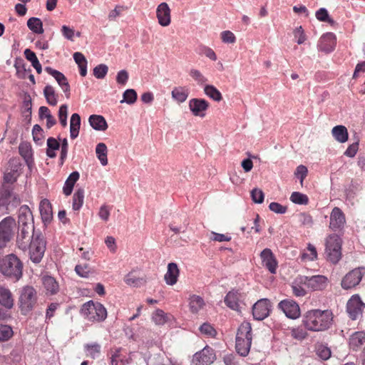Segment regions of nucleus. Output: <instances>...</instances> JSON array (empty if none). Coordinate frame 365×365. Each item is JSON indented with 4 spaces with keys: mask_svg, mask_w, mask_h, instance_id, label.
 <instances>
[{
    "mask_svg": "<svg viewBox=\"0 0 365 365\" xmlns=\"http://www.w3.org/2000/svg\"><path fill=\"white\" fill-rule=\"evenodd\" d=\"M333 319V313L329 309H312L304 314L302 324L309 331H324L331 327Z\"/></svg>",
    "mask_w": 365,
    "mask_h": 365,
    "instance_id": "1",
    "label": "nucleus"
},
{
    "mask_svg": "<svg viewBox=\"0 0 365 365\" xmlns=\"http://www.w3.org/2000/svg\"><path fill=\"white\" fill-rule=\"evenodd\" d=\"M23 263L14 254H9L0 259V272L6 278L18 282L22 277Z\"/></svg>",
    "mask_w": 365,
    "mask_h": 365,
    "instance_id": "2",
    "label": "nucleus"
},
{
    "mask_svg": "<svg viewBox=\"0 0 365 365\" xmlns=\"http://www.w3.org/2000/svg\"><path fill=\"white\" fill-rule=\"evenodd\" d=\"M252 339L251 324L244 322L240 324L237 332L235 344L237 352L242 356H246L250 352Z\"/></svg>",
    "mask_w": 365,
    "mask_h": 365,
    "instance_id": "3",
    "label": "nucleus"
},
{
    "mask_svg": "<svg viewBox=\"0 0 365 365\" xmlns=\"http://www.w3.org/2000/svg\"><path fill=\"white\" fill-rule=\"evenodd\" d=\"M81 314L90 321L102 322L107 317V311L101 303L89 301L83 304Z\"/></svg>",
    "mask_w": 365,
    "mask_h": 365,
    "instance_id": "4",
    "label": "nucleus"
},
{
    "mask_svg": "<svg viewBox=\"0 0 365 365\" xmlns=\"http://www.w3.org/2000/svg\"><path fill=\"white\" fill-rule=\"evenodd\" d=\"M341 240L337 235H329L326 240L325 253L327 259L333 264L337 263L341 257Z\"/></svg>",
    "mask_w": 365,
    "mask_h": 365,
    "instance_id": "5",
    "label": "nucleus"
},
{
    "mask_svg": "<svg viewBox=\"0 0 365 365\" xmlns=\"http://www.w3.org/2000/svg\"><path fill=\"white\" fill-rule=\"evenodd\" d=\"M16 222L7 217L0 222V251L7 247L15 235Z\"/></svg>",
    "mask_w": 365,
    "mask_h": 365,
    "instance_id": "6",
    "label": "nucleus"
},
{
    "mask_svg": "<svg viewBox=\"0 0 365 365\" xmlns=\"http://www.w3.org/2000/svg\"><path fill=\"white\" fill-rule=\"evenodd\" d=\"M46 250V241L41 234H33L29 247L31 260L38 263L44 255Z\"/></svg>",
    "mask_w": 365,
    "mask_h": 365,
    "instance_id": "7",
    "label": "nucleus"
},
{
    "mask_svg": "<svg viewBox=\"0 0 365 365\" xmlns=\"http://www.w3.org/2000/svg\"><path fill=\"white\" fill-rule=\"evenodd\" d=\"M20 203L21 200L13 192L11 185L3 184L0 189V207L6 206V210L10 211Z\"/></svg>",
    "mask_w": 365,
    "mask_h": 365,
    "instance_id": "8",
    "label": "nucleus"
},
{
    "mask_svg": "<svg viewBox=\"0 0 365 365\" xmlns=\"http://www.w3.org/2000/svg\"><path fill=\"white\" fill-rule=\"evenodd\" d=\"M299 284H304L312 291H321L326 289L328 285V278L324 275H314L312 277H300Z\"/></svg>",
    "mask_w": 365,
    "mask_h": 365,
    "instance_id": "9",
    "label": "nucleus"
},
{
    "mask_svg": "<svg viewBox=\"0 0 365 365\" xmlns=\"http://www.w3.org/2000/svg\"><path fill=\"white\" fill-rule=\"evenodd\" d=\"M279 309L283 312L285 316L292 319H298L301 315L299 304L292 299L282 300L277 305Z\"/></svg>",
    "mask_w": 365,
    "mask_h": 365,
    "instance_id": "10",
    "label": "nucleus"
},
{
    "mask_svg": "<svg viewBox=\"0 0 365 365\" xmlns=\"http://www.w3.org/2000/svg\"><path fill=\"white\" fill-rule=\"evenodd\" d=\"M365 304L361 301L358 294L353 295L347 302L346 312L349 317L355 320L361 315Z\"/></svg>",
    "mask_w": 365,
    "mask_h": 365,
    "instance_id": "11",
    "label": "nucleus"
},
{
    "mask_svg": "<svg viewBox=\"0 0 365 365\" xmlns=\"http://www.w3.org/2000/svg\"><path fill=\"white\" fill-rule=\"evenodd\" d=\"M271 303L267 299L258 300L252 307V315L257 320H263L269 315Z\"/></svg>",
    "mask_w": 365,
    "mask_h": 365,
    "instance_id": "12",
    "label": "nucleus"
},
{
    "mask_svg": "<svg viewBox=\"0 0 365 365\" xmlns=\"http://www.w3.org/2000/svg\"><path fill=\"white\" fill-rule=\"evenodd\" d=\"M215 359L214 350L209 346H205L202 351L194 355L192 362L195 365H210Z\"/></svg>",
    "mask_w": 365,
    "mask_h": 365,
    "instance_id": "13",
    "label": "nucleus"
},
{
    "mask_svg": "<svg viewBox=\"0 0 365 365\" xmlns=\"http://www.w3.org/2000/svg\"><path fill=\"white\" fill-rule=\"evenodd\" d=\"M363 277L360 269H354L347 273L341 281V287L344 289L354 287L359 284Z\"/></svg>",
    "mask_w": 365,
    "mask_h": 365,
    "instance_id": "14",
    "label": "nucleus"
},
{
    "mask_svg": "<svg viewBox=\"0 0 365 365\" xmlns=\"http://www.w3.org/2000/svg\"><path fill=\"white\" fill-rule=\"evenodd\" d=\"M156 17L162 26H168L171 23V10L165 2L160 3L156 9Z\"/></svg>",
    "mask_w": 365,
    "mask_h": 365,
    "instance_id": "15",
    "label": "nucleus"
},
{
    "mask_svg": "<svg viewBox=\"0 0 365 365\" xmlns=\"http://www.w3.org/2000/svg\"><path fill=\"white\" fill-rule=\"evenodd\" d=\"M37 299V292L33 287H24V314L34 309Z\"/></svg>",
    "mask_w": 365,
    "mask_h": 365,
    "instance_id": "16",
    "label": "nucleus"
},
{
    "mask_svg": "<svg viewBox=\"0 0 365 365\" xmlns=\"http://www.w3.org/2000/svg\"><path fill=\"white\" fill-rule=\"evenodd\" d=\"M336 44V36L333 33H327L319 39L318 48L320 51L328 53L334 51Z\"/></svg>",
    "mask_w": 365,
    "mask_h": 365,
    "instance_id": "17",
    "label": "nucleus"
},
{
    "mask_svg": "<svg viewBox=\"0 0 365 365\" xmlns=\"http://www.w3.org/2000/svg\"><path fill=\"white\" fill-rule=\"evenodd\" d=\"M209 107V103L202 98H192L189 101V108L195 116L204 117Z\"/></svg>",
    "mask_w": 365,
    "mask_h": 365,
    "instance_id": "18",
    "label": "nucleus"
},
{
    "mask_svg": "<svg viewBox=\"0 0 365 365\" xmlns=\"http://www.w3.org/2000/svg\"><path fill=\"white\" fill-rule=\"evenodd\" d=\"M260 257L262 259L263 266H264L272 274L276 273L277 262L272 250L268 248L263 250L260 254Z\"/></svg>",
    "mask_w": 365,
    "mask_h": 365,
    "instance_id": "19",
    "label": "nucleus"
},
{
    "mask_svg": "<svg viewBox=\"0 0 365 365\" xmlns=\"http://www.w3.org/2000/svg\"><path fill=\"white\" fill-rule=\"evenodd\" d=\"M346 222L345 215L341 210L335 207L330 215L329 227L333 230H339Z\"/></svg>",
    "mask_w": 365,
    "mask_h": 365,
    "instance_id": "20",
    "label": "nucleus"
},
{
    "mask_svg": "<svg viewBox=\"0 0 365 365\" xmlns=\"http://www.w3.org/2000/svg\"><path fill=\"white\" fill-rule=\"evenodd\" d=\"M45 71L56 80L63 92L66 93L67 98H68L70 94V86L64 74L51 67H46Z\"/></svg>",
    "mask_w": 365,
    "mask_h": 365,
    "instance_id": "21",
    "label": "nucleus"
},
{
    "mask_svg": "<svg viewBox=\"0 0 365 365\" xmlns=\"http://www.w3.org/2000/svg\"><path fill=\"white\" fill-rule=\"evenodd\" d=\"M9 165L11 167V171L7 172L4 175V183L6 185H10L15 182L17 178L20 175V172H19V168L21 170V164L17 162L16 160H11L9 162Z\"/></svg>",
    "mask_w": 365,
    "mask_h": 365,
    "instance_id": "22",
    "label": "nucleus"
},
{
    "mask_svg": "<svg viewBox=\"0 0 365 365\" xmlns=\"http://www.w3.org/2000/svg\"><path fill=\"white\" fill-rule=\"evenodd\" d=\"M110 365H126L128 361L122 348H112L110 351Z\"/></svg>",
    "mask_w": 365,
    "mask_h": 365,
    "instance_id": "23",
    "label": "nucleus"
},
{
    "mask_svg": "<svg viewBox=\"0 0 365 365\" xmlns=\"http://www.w3.org/2000/svg\"><path fill=\"white\" fill-rule=\"evenodd\" d=\"M180 270L176 263L171 262L168 265V270L164 279L168 285H174L177 283Z\"/></svg>",
    "mask_w": 365,
    "mask_h": 365,
    "instance_id": "24",
    "label": "nucleus"
},
{
    "mask_svg": "<svg viewBox=\"0 0 365 365\" xmlns=\"http://www.w3.org/2000/svg\"><path fill=\"white\" fill-rule=\"evenodd\" d=\"M241 298V294L238 290L230 291L225 297V304L233 310H238L240 308L239 302Z\"/></svg>",
    "mask_w": 365,
    "mask_h": 365,
    "instance_id": "25",
    "label": "nucleus"
},
{
    "mask_svg": "<svg viewBox=\"0 0 365 365\" xmlns=\"http://www.w3.org/2000/svg\"><path fill=\"white\" fill-rule=\"evenodd\" d=\"M349 346L354 351L360 349L365 345V332L356 331L349 337Z\"/></svg>",
    "mask_w": 365,
    "mask_h": 365,
    "instance_id": "26",
    "label": "nucleus"
},
{
    "mask_svg": "<svg viewBox=\"0 0 365 365\" xmlns=\"http://www.w3.org/2000/svg\"><path fill=\"white\" fill-rule=\"evenodd\" d=\"M42 282L43 287L46 291V294L53 295L56 294L59 289L58 283L54 277L49 275H44L42 277Z\"/></svg>",
    "mask_w": 365,
    "mask_h": 365,
    "instance_id": "27",
    "label": "nucleus"
},
{
    "mask_svg": "<svg viewBox=\"0 0 365 365\" xmlns=\"http://www.w3.org/2000/svg\"><path fill=\"white\" fill-rule=\"evenodd\" d=\"M40 213L43 222H50L53 218L52 207L50 201L43 199L41 201L39 205Z\"/></svg>",
    "mask_w": 365,
    "mask_h": 365,
    "instance_id": "28",
    "label": "nucleus"
},
{
    "mask_svg": "<svg viewBox=\"0 0 365 365\" xmlns=\"http://www.w3.org/2000/svg\"><path fill=\"white\" fill-rule=\"evenodd\" d=\"M205 302L200 296L192 294L189 298L190 310L193 314H197L204 308Z\"/></svg>",
    "mask_w": 365,
    "mask_h": 365,
    "instance_id": "29",
    "label": "nucleus"
},
{
    "mask_svg": "<svg viewBox=\"0 0 365 365\" xmlns=\"http://www.w3.org/2000/svg\"><path fill=\"white\" fill-rule=\"evenodd\" d=\"M88 121L91 126L95 130L105 131L108 128L107 122L102 115H91Z\"/></svg>",
    "mask_w": 365,
    "mask_h": 365,
    "instance_id": "30",
    "label": "nucleus"
},
{
    "mask_svg": "<svg viewBox=\"0 0 365 365\" xmlns=\"http://www.w3.org/2000/svg\"><path fill=\"white\" fill-rule=\"evenodd\" d=\"M331 133L334 139L341 143L348 140L349 133L346 128L344 125L334 126L331 130Z\"/></svg>",
    "mask_w": 365,
    "mask_h": 365,
    "instance_id": "31",
    "label": "nucleus"
},
{
    "mask_svg": "<svg viewBox=\"0 0 365 365\" xmlns=\"http://www.w3.org/2000/svg\"><path fill=\"white\" fill-rule=\"evenodd\" d=\"M79 173L77 171H74L70 174L68 178L65 182L64 186L63 187V192L66 195L68 196L72 193L73 187L76 182L79 179Z\"/></svg>",
    "mask_w": 365,
    "mask_h": 365,
    "instance_id": "32",
    "label": "nucleus"
},
{
    "mask_svg": "<svg viewBox=\"0 0 365 365\" xmlns=\"http://www.w3.org/2000/svg\"><path fill=\"white\" fill-rule=\"evenodd\" d=\"M81 125V117L78 113L72 114L70 120V136L72 139L77 138Z\"/></svg>",
    "mask_w": 365,
    "mask_h": 365,
    "instance_id": "33",
    "label": "nucleus"
},
{
    "mask_svg": "<svg viewBox=\"0 0 365 365\" xmlns=\"http://www.w3.org/2000/svg\"><path fill=\"white\" fill-rule=\"evenodd\" d=\"M124 281L126 284L134 287H140L145 282V280L140 277L135 271L129 272L125 277Z\"/></svg>",
    "mask_w": 365,
    "mask_h": 365,
    "instance_id": "34",
    "label": "nucleus"
},
{
    "mask_svg": "<svg viewBox=\"0 0 365 365\" xmlns=\"http://www.w3.org/2000/svg\"><path fill=\"white\" fill-rule=\"evenodd\" d=\"M0 304L7 309L11 308L14 304L11 292L3 287H0Z\"/></svg>",
    "mask_w": 365,
    "mask_h": 365,
    "instance_id": "35",
    "label": "nucleus"
},
{
    "mask_svg": "<svg viewBox=\"0 0 365 365\" xmlns=\"http://www.w3.org/2000/svg\"><path fill=\"white\" fill-rule=\"evenodd\" d=\"M172 98L178 103L185 102L189 95L188 89L185 87H175L171 93Z\"/></svg>",
    "mask_w": 365,
    "mask_h": 365,
    "instance_id": "36",
    "label": "nucleus"
},
{
    "mask_svg": "<svg viewBox=\"0 0 365 365\" xmlns=\"http://www.w3.org/2000/svg\"><path fill=\"white\" fill-rule=\"evenodd\" d=\"M43 94L47 103L51 106H56L58 103V95L51 86H46L43 89Z\"/></svg>",
    "mask_w": 365,
    "mask_h": 365,
    "instance_id": "37",
    "label": "nucleus"
},
{
    "mask_svg": "<svg viewBox=\"0 0 365 365\" xmlns=\"http://www.w3.org/2000/svg\"><path fill=\"white\" fill-rule=\"evenodd\" d=\"M84 201V190L82 188L78 189L73 196L72 208L75 211H78Z\"/></svg>",
    "mask_w": 365,
    "mask_h": 365,
    "instance_id": "38",
    "label": "nucleus"
},
{
    "mask_svg": "<svg viewBox=\"0 0 365 365\" xmlns=\"http://www.w3.org/2000/svg\"><path fill=\"white\" fill-rule=\"evenodd\" d=\"M24 56L28 61H31L32 66L36 69V72L40 74L42 71V67L36 53L30 49H26L24 50Z\"/></svg>",
    "mask_w": 365,
    "mask_h": 365,
    "instance_id": "39",
    "label": "nucleus"
},
{
    "mask_svg": "<svg viewBox=\"0 0 365 365\" xmlns=\"http://www.w3.org/2000/svg\"><path fill=\"white\" fill-rule=\"evenodd\" d=\"M107 152L108 149L105 143H100L96 145V155L103 165H106L108 164Z\"/></svg>",
    "mask_w": 365,
    "mask_h": 365,
    "instance_id": "40",
    "label": "nucleus"
},
{
    "mask_svg": "<svg viewBox=\"0 0 365 365\" xmlns=\"http://www.w3.org/2000/svg\"><path fill=\"white\" fill-rule=\"evenodd\" d=\"M27 26L34 33L40 34L43 32L42 21L38 18H30L27 21Z\"/></svg>",
    "mask_w": 365,
    "mask_h": 365,
    "instance_id": "41",
    "label": "nucleus"
},
{
    "mask_svg": "<svg viewBox=\"0 0 365 365\" xmlns=\"http://www.w3.org/2000/svg\"><path fill=\"white\" fill-rule=\"evenodd\" d=\"M205 93L215 101H220L222 99L221 93L214 86L207 85L204 88Z\"/></svg>",
    "mask_w": 365,
    "mask_h": 365,
    "instance_id": "42",
    "label": "nucleus"
},
{
    "mask_svg": "<svg viewBox=\"0 0 365 365\" xmlns=\"http://www.w3.org/2000/svg\"><path fill=\"white\" fill-rule=\"evenodd\" d=\"M84 350L87 356L95 359L101 352V345L98 343L87 344Z\"/></svg>",
    "mask_w": 365,
    "mask_h": 365,
    "instance_id": "43",
    "label": "nucleus"
},
{
    "mask_svg": "<svg viewBox=\"0 0 365 365\" xmlns=\"http://www.w3.org/2000/svg\"><path fill=\"white\" fill-rule=\"evenodd\" d=\"M290 200L298 205H307L309 203V197L307 195L299 192H293L290 196Z\"/></svg>",
    "mask_w": 365,
    "mask_h": 365,
    "instance_id": "44",
    "label": "nucleus"
},
{
    "mask_svg": "<svg viewBox=\"0 0 365 365\" xmlns=\"http://www.w3.org/2000/svg\"><path fill=\"white\" fill-rule=\"evenodd\" d=\"M33 139L37 145H42L43 143L44 135L43 130L38 125H35L32 130Z\"/></svg>",
    "mask_w": 365,
    "mask_h": 365,
    "instance_id": "45",
    "label": "nucleus"
},
{
    "mask_svg": "<svg viewBox=\"0 0 365 365\" xmlns=\"http://www.w3.org/2000/svg\"><path fill=\"white\" fill-rule=\"evenodd\" d=\"M123 99L120 103L126 102L128 104H133L137 100V93L134 89H127L123 94Z\"/></svg>",
    "mask_w": 365,
    "mask_h": 365,
    "instance_id": "46",
    "label": "nucleus"
},
{
    "mask_svg": "<svg viewBox=\"0 0 365 365\" xmlns=\"http://www.w3.org/2000/svg\"><path fill=\"white\" fill-rule=\"evenodd\" d=\"M13 335L11 327L0 324V341H7Z\"/></svg>",
    "mask_w": 365,
    "mask_h": 365,
    "instance_id": "47",
    "label": "nucleus"
},
{
    "mask_svg": "<svg viewBox=\"0 0 365 365\" xmlns=\"http://www.w3.org/2000/svg\"><path fill=\"white\" fill-rule=\"evenodd\" d=\"M307 251V252H304L302 255L303 259L312 261L317 258V250L314 245L309 244Z\"/></svg>",
    "mask_w": 365,
    "mask_h": 365,
    "instance_id": "48",
    "label": "nucleus"
},
{
    "mask_svg": "<svg viewBox=\"0 0 365 365\" xmlns=\"http://www.w3.org/2000/svg\"><path fill=\"white\" fill-rule=\"evenodd\" d=\"M316 18L323 22H328L329 24H334V20L329 16L327 10L324 8H321L316 12Z\"/></svg>",
    "mask_w": 365,
    "mask_h": 365,
    "instance_id": "49",
    "label": "nucleus"
},
{
    "mask_svg": "<svg viewBox=\"0 0 365 365\" xmlns=\"http://www.w3.org/2000/svg\"><path fill=\"white\" fill-rule=\"evenodd\" d=\"M317 354L323 360H327L331 356V350L327 346L319 344L317 347Z\"/></svg>",
    "mask_w": 365,
    "mask_h": 365,
    "instance_id": "50",
    "label": "nucleus"
},
{
    "mask_svg": "<svg viewBox=\"0 0 365 365\" xmlns=\"http://www.w3.org/2000/svg\"><path fill=\"white\" fill-rule=\"evenodd\" d=\"M232 237L229 234H220L215 232H211L210 240L215 242H230Z\"/></svg>",
    "mask_w": 365,
    "mask_h": 365,
    "instance_id": "51",
    "label": "nucleus"
},
{
    "mask_svg": "<svg viewBox=\"0 0 365 365\" xmlns=\"http://www.w3.org/2000/svg\"><path fill=\"white\" fill-rule=\"evenodd\" d=\"M108 71V68L105 64H100L96 66L93 69V75L98 79L103 78Z\"/></svg>",
    "mask_w": 365,
    "mask_h": 365,
    "instance_id": "52",
    "label": "nucleus"
},
{
    "mask_svg": "<svg viewBox=\"0 0 365 365\" xmlns=\"http://www.w3.org/2000/svg\"><path fill=\"white\" fill-rule=\"evenodd\" d=\"M292 336L297 340H303L307 337L308 334L305 329L302 327L294 328L291 331Z\"/></svg>",
    "mask_w": 365,
    "mask_h": 365,
    "instance_id": "53",
    "label": "nucleus"
},
{
    "mask_svg": "<svg viewBox=\"0 0 365 365\" xmlns=\"http://www.w3.org/2000/svg\"><path fill=\"white\" fill-rule=\"evenodd\" d=\"M68 106L61 105L58 110V118L62 126L66 127L67 125Z\"/></svg>",
    "mask_w": 365,
    "mask_h": 365,
    "instance_id": "54",
    "label": "nucleus"
},
{
    "mask_svg": "<svg viewBox=\"0 0 365 365\" xmlns=\"http://www.w3.org/2000/svg\"><path fill=\"white\" fill-rule=\"evenodd\" d=\"M189 74L199 84H203L207 81V79L197 69H191Z\"/></svg>",
    "mask_w": 365,
    "mask_h": 365,
    "instance_id": "55",
    "label": "nucleus"
},
{
    "mask_svg": "<svg viewBox=\"0 0 365 365\" xmlns=\"http://www.w3.org/2000/svg\"><path fill=\"white\" fill-rule=\"evenodd\" d=\"M297 281L299 282V279H297L292 285V293L297 297H304L307 294V291L297 283Z\"/></svg>",
    "mask_w": 365,
    "mask_h": 365,
    "instance_id": "56",
    "label": "nucleus"
},
{
    "mask_svg": "<svg viewBox=\"0 0 365 365\" xmlns=\"http://www.w3.org/2000/svg\"><path fill=\"white\" fill-rule=\"evenodd\" d=\"M222 42L225 43H234L236 41L235 34L230 31H224L220 34Z\"/></svg>",
    "mask_w": 365,
    "mask_h": 365,
    "instance_id": "57",
    "label": "nucleus"
},
{
    "mask_svg": "<svg viewBox=\"0 0 365 365\" xmlns=\"http://www.w3.org/2000/svg\"><path fill=\"white\" fill-rule=\"evenodd\" d=\"M76 274L81 277H88L90 267L87 264H77L75 267Z\"/></svg>",
    "mask_w": 365,
    "mask_h": 365,
    "instance_id": "58",
    "label": "nucleus"
},
{
    "mask_svg": "<svg viewBox=\"0 0 365 365\" xmlns=\"http://www.w3.org/2000/svg\"><path fill=\"white\" fill-rule=\"evenodd\" d=\"M200 331L202 334L207 335L208 336H215L216 334L215 329L212 327V326L208 323H204L200 327Z\"/></svg>",
    "mask_w": 365,
    "mask_h": 365,
    "instance_id": "59",
    "label": "nucleus"
},
{
    "mask_svg": "<svg viewBox=\"0 0 365 365\" xmlns=\"http://www.w3.org/2000/svg\"><path fill=\"white\" fill-rule=\"evenodd\" d=\"M251 197L255 202L262 203L264 201V195L262 190L258 188H254L251 191Z\"/></svg>",
    "mask_w": 365,
    "mask_h": 365,
    "instance_id": "60",
    "label": "nucleus"
},
{
    "mask_svg": "<svg viewBox=\"0 0 365 365\" xmlns=\"http://www.w3.org/2000/svg\"><path fill=\"white\" fill-rule=\"evenodd\" d=\"M153 320L156 324H163L166 322V315L163 310L158 309L153 314Z\"/></svg>",
    "mask_w": 365,
    "mask_h": 365,
    "instance_id": "61",
    "label": "nucleus"
},
{
    "mask_svg": "<svg viewBox=\"0 0 365 365\" xmlns=\"http://www.w3.org/2000/svg\"><path fill=\"white\" fill-rule=\"evenodd\" d=\"M271 211L277 214H284L287 211V207L284 206L278 202H271L269 205Z\"/></svg>",
    "mask_w": 365,
    "mask_h": 365,
    "instance_id": "62",
    "label": "nucleus"
},
{
    "mask_svg": "<svg viewBox=\"0 0 365 365\" xmlns=\"http://www.w3.org/2000/svg\"><path fill=\"white\" fill-rule=\"evenodd\" d=\"M294 36L298 44H302L306 41V36L302 26L296 28L294 31Z\"/></svg>",
    "mask_w": 365,
    "mask_h": 365,
    "instance_id": "63",
    "label": "nucleus"
},
{
    "mask_svg": "<svg viewBox=\"0 0 365 365\" xmlns=\"http://www.w3.org/2000/svg\"><path fill=\"white\" fill-rule=\"evenodd\" d=\"M308 173V170L306 166L300 165H299L294 173L295 175L300 179L301 184H302L304 180L306 178Z\"/></svg>",
    "mask_w": 365,
    "mask_h": 365,
    "instance_id": "64",
    "label": "nucleus"
}]
</instances>
